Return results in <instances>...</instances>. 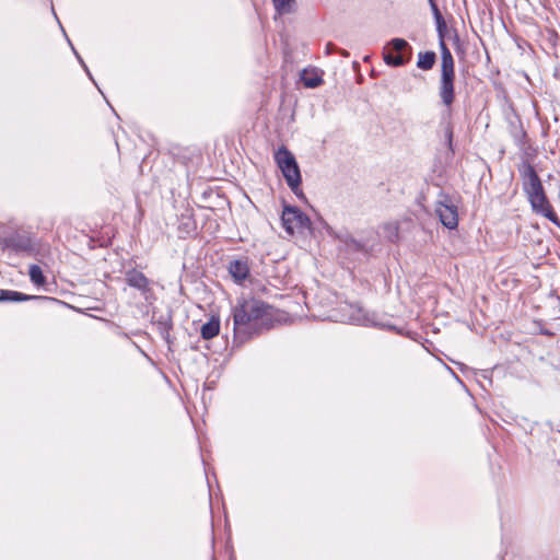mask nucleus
<instances>
[{
    "label": "nucleus",
    "mask_w": 560,
    "mask_h": 560,
    "mask_svg": "<svg viewBox=\"0 0 560 560\" xmlns=\"http://www.w3.org/2000/svg\"><path fill=\"white\" fill-rule=\"evenodd\" d=\"M234 342L242 345L272 326V306L258 299H238L232 310Z\"/></svg>",
    "instance_id": "obj_1"
},
{
    "label": "nucleus",
    "mask_w": 560,
    "mask_h": 560,
    "mask_svg": "<svg viewBox=\"0 0 560 560\" xmlns=\"http://www.w3.org/2000/svg\"><path fill=\"white\" fill-rule=\"evenodd\" d=\"M518 171L522 179V187L532 207V210L536 214H540L547 218L553 224L560 228V219L553 211L547 198L542 183L535 167L529 163H524Z\"/></svg>",
    "instance_id": "obj_2"
},
{
    "label": "nucleus",
    "mask_w": 560,
    "mask_h": 560,
    "mask_svg": "<svg viewBox=\"0 0 560 560\" xmlns=\"http://www.w3.org/2000/svg\"><path fill=\"white\" fill-rule=\"evenodd\" d=\"M273 158L290 189L296 196L303 197L300 188L302 182L301 172L293 153L285 145H281L275 152Z\"/></svg>",
    "instance_id": "obj_3"
},
{
    "label": "nucleus",
    "mask_w": 560,
    "mask_h": 560,
    "mask_svg": "<svg viewBox=\"0 0 560 560\" xmlns=\"http://www.w3.org/2000/svg\"><path fill=\"white\" fill-rule=\"evenodd\" d=\"M439 96L443 105L451 108L455 101V62L453 56L447 58L444 54L441 58V78L439 83ZM451 109H448V116Z\"/></svg>",
    "instance_id": "obj_4"
},
{
    "label": "nucleus",
    "mask_w": 560,
    "mask_h": 560,
    "mask_svg": "<svg viewBox=\"0 0 560 560\" xmlns=\"http://www.w3.org/2000/svg\"><path fill=\"white\" fill-rule=\"evenodd\" d=\"M282 226L287 233L293 235L294 233H304L311 231V219L295 206L285 205L281 215Z\"/></svg>",
    "instance_id": "obj_5"
},
{
    "label": "nucleus",
    "mask_w": 560,
    "mask_h": 560,
    "mask_svg": "<svg viewBox=\"0 0 560 560\" xmlns=\"http://www.w3.org/2000/svg\"><path fill=\"white\" fill-rule=\"evenodd\" d=\"M412 48L404 38H393L384 48L383 59L386 65L401 67L411 59Z\"/></svg>",
    "instance_id": "obj_6"
},
{
    "label": "nucleus",
    "mask_w": 560,
    "mask_h": 560,
    "mask_svg": "<svg viewBox=\"0 0 560 560\" xmlns=\"http://www.w3.org/2000/svg\"><path fill=\"white\" fill-rule=\"evenodd\" d=\"M435 213L439 217L441 223L450 229H456L458 225V212L457 206L454 203L453 198L441 191L435 202Z\"/></svg>",
    "instance_id": "obj_7"
},
{
    "label": "nucleus",
    "mask_w": 560,
    "mask_h": 560,
    "mask_svg": "<svg viewBox=\"0 0 560 560\" xmlns=\"http://www.w3.org/2000/svg\"><path fill=\"white\" fill-rule=\"evenodd\" d=\"M126 283L136 290H138L145 301L150 302L153 296V290L151 288V280L141 271L136 268L126 270L125 272Z\"/></svg>",
    "instance_id": "obj_8"
},
{
    "label": "nucleus",
    "mask_w": 560,
    "mask_h": 560,
    "mask_svg": "<svg viewBox=\"0 0 560 560\" xmlns=\"http://www.w3.org/2000/svg\"><path fill=\"white\" fill-rule=\"evenodd\" d=\"M153 324L156 326L160 336L166 341L168 346L172 345L173 339L171 337V330L173 329V316L172 311L168 310L165 313L156 315L153 313Z\"/></svg>",
    "instance_id": "obj_9"
},
{
    "label": "nucleus",
    "mask_w": 560,
    "mask_h": 560,
    "mask_svg": "<svg viewBox=\"0 0 560 560\" xmlns=\"http://www.w3.org/2000/svg\"><path fill=\"white\" fill-rule=\"evenodd\" d=\"M349 319L351 323L362 326H384L376 319L375 314L357 305L350 306Z\"/></svg>",
    "instance_id": "obj_10"
},
{
    "label": "nucleus",
    "mask_w": 560,
    "mask_h": 560,
    "mask_svg": "<svg viewBox=\"0 0 560 560\" xmlns=\"http://www.w3.org/2000/svg\"><path fill=\"white\" fill-rule=\"evenodd\" d=\"M229 272L235 282L241 283L249 276L247 259H235L229 264Z\"/></svg>",
    "instance_id": "obj_11"
},
{
    "label": "nucleus",
    "mask_w": 560,
    "mask_h": 560,
    "mask_svg": "<svg viewBox=\"0 0 560 560\" xmlns=\"http://www.w3.org/2000/svg\"><path fill=\"white\" fill-rule=\"evenodd\" d=\"M5 246L15 252H28L32 249V241L30 237L21 234H12L4 241Z\"/></svg>",
    "instance_id": "obj_12"
},
{
    "label": "nucleus",
    "mask_w": 560,
    "mask_h": 560,
    "mask_svg": "<svg viewBox=\"0 0 560 560\" xmlns=\"http://www.w3.org/2000/svg\"><path fill=\"white\" fill-rule=\"evenodd\" d=\"M46 299L45 296L27 295L12 290L0 289V302H25L30 300Z\"/></svg>",
    "instance_id": "obj_13"
},
{
    "label": "nucleus",
    "mask_w": 560,
    "mask_h": 560,
    "mask_svg": "<svg viewBox=\"0 0 560 560\" xmlns=\"http://www.w3.org/2000/svg\"><path fill=\"white\" fill-rule=\"evenodd\" d=\"M435 24H436V32H438V36H439V46H440V50H441V57L444 56V54H446L447 58H448L450 56H452V52L445 44V34H446L447 26H446L444 18L442 16L440 19H435Z\"/></svg>",
    "instance_id": "obj_14"
},
{
    "label": "nucleus",
    "mask_w": 560,
    "mask_h": 560,
    "mask_svg": "<svg viewBox=\"0 0 560 560\" xmlns=\"http://www.w3.org/2000/svg\"><path fill=\"white\" fill-rule=\"evenodd\" d=\"M220 331V319L212 316L209 322L201 326L200 334L205 340H210Z\"/></svg>",
    "instance_id": "obj_15"
},
{
    "label": "nucleus",
    "mask_w": 560,
    "mask_h": 560,
    "mask_svg": "<svg viewBox=\"0 0 560 560\" xmlns=\"http://www.w3.org/2000/svg\"><path fill=\"white\" fill-rule=\"evenodd\" d=\"M436 61V54L432 50L419 52L417 67L423 71L431 70Z\"/></svg>",
    "instance_id": "obj_16"
},
{
    "label": "nucleus",
    "mask_w": 560,
    "mask_h": 560,
    "mask_svg": "<svg viewBox=\"0 0 560 560\" xmlns=\"http://www.w3.org/2000/svg\"><path fill=\"white\" fill-rule=\"evenodd\" d=\"M345 250L349 255L359 254L363 257L368 256V249L365 245L352 237L346 240Z\"/></svg>",
    "instance_id": "obj_17"
},
{
    "label": "nucleus",
    "mask_w": 560,
    "mask_h": 560,
    "mask_svg": "<svg viewBox=\"0 0 560 560\" xmlns=\"http://www.w3.org/2000/svg\"><path fill=\"white\" fill-rule=\"evenodd\" d=\"M301 81L304 86L314 89L319 86L323 83L322 77L315 71L304 70L301 74Z\"/></svg>",
    "instance_id": "obj_18"
},
{
    "label": "nucleus",
    "mask_w": 560,
    "mask_h": 560,
    "mask_svg": "<svg viewBox=\"0 0 560 560\" xmlns=\"http://www.w3.org/2000/svg\"><path fill=\"white\" fill-rule=\"evenodd\" d=\"M28 276L31 281L36 285H44L46 283V278L38 265L30 266Z\"/></svg>",
    "instance_id": "obj_19"
},
{
    "label": "nucleus",
    "mask_w": 560,
    "mask_h": 560,
    "mask_svg": "<svg viewBox=\"0 0 560 560\" xmlns=\"http://www.w3.org/2000/svg\"><path fill=\"white\" fill-rule=\"evenodd\" d=\"M273 7L280 15L292 12L294 0H272Z\"/></svg>",
    "instance_id": "obj_20"
},
{
    "label": "nucleus",
    "mask_w": 560,
    "mask_h": 560,
    "mask_svg": "<svg viewBox=\"0 0 560 560\" xmlns=\"http://www.w3.org/2000/svg\"><path fill=\"white\" fill-rule=\"evenodd\" d=\"M441 125L443 126L445 143H446L448 150L452 153H454V148H453L454 127H453V124L448 120V121H442Z\"/></svg>",
    "instance_id": "obj_21"
},
{
    "label": "nucleus",
    "mask_w": 560,
    "mask_h": 560,
    "mask_svg": "<svg viewBox=\"0 0 560 560\" xmlns=\"http://www.w3.org/2000/svg\"><path fill=\"white\" fill-rule=\"evenodd\" d=\"M385 230L387 231L386 237L390 242H396L398 240L399 231H398V226L396 224H387V225H385Z\"/></svg>",
    "instance_id": "obj_22"
},
{
    "label": "nucleus",
    "mask_w": 560,
    "mask_h": 560,
    "mask_svg": "<svg viewBox=\"0 0 560 560\" xmlns=\"http://www.w3.org/2000/svg\"><path fill=\"white\" fill-rule=\"evenodd\" d=\"M428 2L430 4L431 11L433 13L434 20L442 18L443 15H442L435 0H428Z\"/></svg>",
    "instance_id": "obj_23"
},
{
    "label": "nucleus",
    "mask_w": 560,
    "mask_h": 560,
    "mask_svg": "<svg viewBox=\"0 0 560 560\" xmlns=\"http://www.w3.org/2000/svg\"><path fill=\"white\" fill-rule=\"evenodd\" d=\"M74 54H75L77 58L79 59L80 63H81V65L83 66V68L85 69L86 73L91 77V73H90V71H89L88 67L85 66V63H84L83 59L78 55V52H77L75 50H74Z\"/></svg>",
    "instance_id": "obj_24"
}]
</instances>
